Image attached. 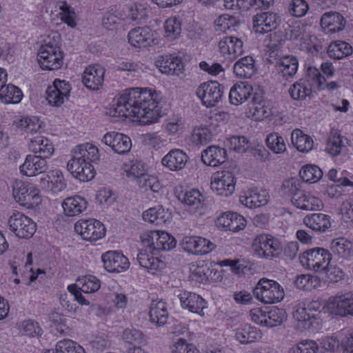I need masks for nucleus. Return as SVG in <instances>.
<instances>
[{
	"mask_svg": "<svg viewBox=\"0 0 353 353\" xmlns=\"http://www.w3.org/2000/svg\"><path fill=\"white\" fill-rule=\"evenodd\" d=\"M77 286L81 292L85 294L93 293L98 291L101 287V282L97 277L88 275L79 278L77 283L74 284Z\"/></svg>",
	"mask_w": 353,
	"mask_h": 353,
	"instance_id": "obj_45",
	"label": "nucleus"
},
{
	"mask_svg": "<svg viewBox=\"0 0 353 353\" xmlns=\"http://www.w3.org/2000/svg\"><path fill=\"white\" fill-rule=\"evenodd\" d=\"M352 46L342 41H336L332 43L327 49V54L330 58L341 59L352 54Z\"/></svg>",
	"mask_w": 353,
	"mask_h": 353,
	"instance_id": "obj_43",
	"label": "nucleus"
},
{
	"mask_svg": "<svg viewBox=\"0 0 353 353\" xmlns=\"http://www.w3.org/2000/svg\"><path fill=\"white\" fill-rule=\"evenodd\" d=\"M219 48L222 56L230 60L235 59L244 51L242 40L233 36L221 39L219 42Z\"/></svg>",
	"mask_w": 353,
	"mask_h": 353,
	"instance_id": "obj_20",
	"label": "nucleus"
},
{
	"mask_svg": "<svg viewBox=\"0 0 353 353\" xmlns=\"http://www.w3.org/2000/svg\"><path fill=\"white\" fill-rule=\"evenodd\" d=\"M177 297L183 308L200 316H204L203 309L206 307V302L201 296L185 290H178Z\"/></svg>",
	"mask_w": 353,
	"mask_h": 353,
	"instance_id": "obj_18",
	"label": "nucleus"
},
{
	"mask_svg": "<svg viewBox=\"0 0 353 353\" xmlns=\"http://www.w3.org/2000/svg\"><path fill=\"white\" fill-rule=\"evenodd\" d=\"M235 338L242 344L251 343L261 338V332L256 327L244 324L236 329Z\"/></svg>",
	"mask_w": 353,
	"mask_h": 353,
	"instance_id": "obj_37",
	"label": "nucleus"
},
{
	"mask_svg": "<svg viewBox=\"0 0 353 353\" xmlns=\"http://www.w3.org/2000/svg\"><path fill=\"white\" fill-rule=\"evenodd\" d=\"M265 143L268 148L275 154H281L286 150L283 137L276 132L269 134L265 139Z\"/></svg>",
	"mask_w": 353,
	"mask_h": 353,
	"instance_id": "obj_50",
	"label": "nucleus"
},
{
	"mask_svg": "<svg viewBox=\"0 0 353 353\" xmlns=\"http://www.w3.org/2000/svg\"><path fill=\"white\" fill-rule=\"evenodd\" d=\"M168 212L161 206L151 208L143 214V219L157 225L165 222Z\"/></svg>",
	"mask_w": 353,
	"mask_h": 353,
	"instance_id": "obj_47",
	"label": "nucleus"
},
{
	"mask_svg": "<svg viewBox=\"0 0 353 353\" xmlns=\"http://www.w3.org/2000/svg\"><path fill=\"white\" fill-rule=\"evenodd\" d=\"M104 268L110 272H121L130 266L128 259L118 251H108L101 256Z\"/></svg>",
	"mask_w": 353,
	"mask_h": 353,
	"instance_id": "obj_19",
	"label": "nucleus"
},
{
	"mask_svg": "<svg viewBox=\"0 0 353 353\" xmlns=\"http://www.w3.org/2000/svg\"><path fill=\"white\" fill-rule=\"evenodd\" d=\"M279 16L272 12H261L252 18L253 28L259 34H264L275 30L280 23Z\"/></svg>",
	"mask_w": 353,
	"mask_h": 353,
	"instance_id": "obj_17",
	"label": "nucleus"
},
{
	"mask_svg": "<svg viewBox=\"0 0 353 353\" xmlns=\"http://www.w3.org/2000/svg\"><path fill=\"white\" fill-rule=\"evenodd\" d=\"M54 41H46L39 49L38 61L43 70H53L59 69L63 64V52L60 49V36L53 37Z\"/></svg>",
	"mask_w": 353,
	"mask_h": 353,
	"instance_id": "obj_3",
	"label": "nucleus"
},
{
	"mask_svg": "<svg viewBox=\"0 0 353 353\" xmlns=\"http://www.w3.org/2000/svg\"><path fill=\"white\" fill-rule=\"evenodd\" d=\"M122 338L125 343L130 344L141 343L143 341V334L135 328H126L123 330Z\"/></svg>",
	"mask_w": 353,
	"mask_h": 353,
	"instance_id": "obj_63",
	"label": "nucleus"
},
{
	"mask_svg": "<svg viewBox=\"0 0 353 353\" xmlns=\"http://www.w3.org/2000/svg\"><path fill=\"white\" fill-rule=\"evenodd\" d=\"M101 141L119 154L128 153L132 147L131 139L128 136L114 131L105 134Z\"/></svg>",
	"mask_w": 353,
	"mask_h": 353,
	"instance_id": "obj_16",
	"label": "nucleus"
},
{
	"mask_svg": "<svg viewBox=\"0 0 353 353\" xmlns=\"http://www.w3.org/2000/svg\"><path fill=\"white\" fill-rule=\"evenodd\" d=\"M74 230L85 241H95L104 236L105 228L103 224L96 219L82 220L75 223Z\"/></svg>",
	"mask_w": 353,
	"mask_h": 353,
	"instance_id": "obj_10",
	"label": "nucleus"
},
{
	"mask_svg": "<svg viewBox=\"0 0 353 353\" xmlns=\"http://www.w3.org/2000/svg\"><path fill=\"white\" fill-rule=\"evenodd\" d=\"M293 204L303 210H319L323 207L322 201L310 193L299 192L292 199Z\"/></svg>",
	"mask_w": 353,
	"mask_h": 353,
	"instance_id": "obj_29",
	"label": "nucleus"
},
{
	"mask_svg": "<svg viewBox=\"0 0 353 353\" xmlns=\"http://www.w3.org/2000/svg\"><path fill=\"white\" fill-rule=\"evenodd\" d=\"M226 150L221 147L211 145L207 148L201 154V160L205 165L216 167L225 162Z\"/></svg>",
	"mask_w": 353,
	"mask_h": 353,
	"instance_id": "obj_30",
	"label": "nucleus"
},
{
	"mask_svg": "<svg viewBox=\"0 0 353 353\" xmlns=\"http://www.w3.org/2000/svg\"><path fill=\"white\" fill-rule=\"evenodd\" d=\"M137 261L141 267L148 271H156L163 266V263L161 260L148 253L145 250H141L139 252Z\"/></svg>",
	"mask_w": 353,
	"mask_h": 353,
	"instance_id": "obj_44",
	"label": "nucleus"
},
{
	"mask_svg": "<svg viewBox=\"0 0 353 353\" xmlns=\"http://www.w3.org/2000/svg\"><path fill=\"white\" fill-rule=\"evenodd\" d=\"M345 25L344 17L337 12H327L321 19V26L327 33L342 30Z\"/></svg>",
	"mask_w": 353,
	"mask_h": 353,
	"instance_id": "obj_28",
	"label": "nucleus"
},
{
	"mask_svg": "<svg viewBox=\"0 0 353 353\" xmlns=\"http://www.w3.org/2000/svg\"><path fill=\"white\" fill-rule=\"evenodd\" d=\"M255 61L251 56L239 59L233 65L234 74L241 79H249L256 72Z\"/></svg>",
	"mask_w": 353,
	"mask_h": 353,
	"instance_id": "obj_31",
	"label": "nucleus"
},
{
	"mask_svg": "<svg viewBox=\"0 0 353 353\" xmlns=\"http://www.w3.org/2000/svg\"><path fill=\"white\" fill-rule=\"evenodd\" d=\"M343 137L336 132L332 133L328 137L325 150L332 156L339 155L344 147Z\"/></svg>",
	"mask_w": 353,
	"mask_h": 353,
	"instance_id": "obj_54",
	"label": "nucleus"
},
{
	"mask_svg": "<svg viewBox=\"0 0 353 353\" xmlns=\"http://www.w3.org/2000/svg\"><path fill=\"white\" fill-rule=\"evenodd\" d=\"M296 320V327L300 331L308 330L314 332L321 328L322 319L319 314L308 312L305 307H299L293 314Z\"/></svg>",
	"mask_w": 353,
	"mask_h": 353,
	"instance_id": "obj_15",
	"label": "nucleus"
},
{
	"mask_svg": "<svg viewBox=\"0 0 353 353\" xmlns=\"http://www.w3.org/2000/svg\"><path fill=\"white\" fill-rule=\"evenodd\" d=\"M330 251L332 256H336L339 258L348 259L352 254V245L343 238L333 239L330 243Z\"/></svg>",
	"mask_w": 353,
	"mask_h": 353,
	"instance_id": "obj_40",
	"label": "nucleus"
},
{
	"mask_svg": "<svg viewBox=\"0 0 353 353\" xmlns=\"http://www.w3.org/2000/svg\"><path fill=\"white\" fill-rule=\"evenodd\" d=\"M304 224L314 231L324 232L331 227L330 216L323 213H314L303 219Z\"/></svg>",
	"mask_w": 353,
	"mask_h": 353,
	"instance_id": "obj_35",
	"label": "nucleus"
},
{
	"mask_svg": "<svg viewBox=\"0 0 353 353\" xmlns=\"http://www.w3.org/2000/svg\"><path fill=\"white\" fill-rule=\"evenodd\" d=\"M164 29L165 37L168 41H174L181 34V23L176 17H170L165 21Z\"/></svg>",
	"mask_w": 353,
	"mask_h": 353,
	"instance_id": "obj_48",
	"label": "nucleus"
},
{
	"mask_svg": "<svg viewBox=\"0 0 353 353\" xmlns=\"http://www.w3.org/2000/svg\"><path fill=\"white\" fill-rule=\"evenodd\" d=\"M321 311L329 315L341 317L353 316V292L329 298Z\"/></svg>",
	"mask_w": 353,
	"mask_h": 353,
	"instance_id": "obj_7",
	"label": "nucleus"
},
{
	"mask_svg": "<svg viewBox=\"0 0 353 353\" xmlns=\"http://www.w3.org/2000/svg\"><path fill=\"white\" fill-rule=\"evenodd\" d=\"M129 43L135 48H146L154 42L153 31L148 26L138 27L128 33Z\"/></svg>",
	"mask_w": 353,
	"mask_h": 353,
	"instance_id": "obj_24",
	"label": "nucleus"
},
{
	"mask_svg": "<svg viewBox=\"0 0 353 353\" xmlns=\"http://www.w3.org/2000/svg\"><path fill=\"white\" fill-rule=\"evenodd\" d=\"M39 190L22 181L17 182L13 187V196L21 205L30 208L40 202Z\"/></svg>",
	"mask_w": 353,
	"mask_h": 353,
	"instance_id": "obj_11",
	"label": "nucleus"
},
{
	"mask_svg": "<svg viewBox=\"0 0 353 353\" xmlns=\"http://www.w3.org/2000/svg\"><path fill=\"white\" fill-rule=\"evenodd\" d=\"M252 87L241 83L235 84L230 90L229 99L232 104L238 105L247 101L252 95Z\"/></svg>",
	"mask_w": 353,
	"mask_h": 353,
	"instance_id": "obj_39",
	"label": "nucleus"
},
{
	"mask_svg": "<svg viewBox=\"0 0 353 353\" xmlns=\"http://www.w3.org/2000/svg\"><path fill=\"white\" fill-rule=\"evenodd\" d=\"M291 97L294 100H303L312 93V90L301 81L294 83L289 89Z\"/></svg>",
	"mask_w": 353,
	"mask_h": 353,
	"instance_id": "obj_56",
	"label": "nucleus"
},
{
	"mask_svg": "<svg viewBox=\"0 0 353 353\" xmlns=\"http://www.w3.org/2000/svg\"><path fill=\"white\" fill-rule=\"evenodd\" d=\"M40 185L45 190L55 194L63 191L66 188L62 172L58 170H52L46 177L41 178Z\"/></svg>",
	"mask_w": 353,
	"mask_h": 353,
	"instance_id": "obj_26",
	"label": "nucleus"
},
{
	"mask_svg": "<svg viewBox=\"0 0 353 353\" xmlns=\"http://www.w3.org/2000/svg\"><path fill=\"white\" fill-rule=\"evenodd\" d=\"M19 168L22 174L33 176L46 172L48 167L46 159L37 154H28Z\"/></svg>",
	"mask_w": 353,
	"mask_h": 353,
	"instance_id": "obj_21",
	"label": "nucleus"
},
{
	"mask_svg": "<svg viewBox=\"0 0 353 353\" xmlns=\"http://www.w3.org/2000/svg\"><path fill=\"white\" fill-rule=\"evenodd\" d=\"M104 74L105 69L101 65H90L83 72L82 82L87 88L97 90L103 84Z\"/></svg>",
	"mask_w": 353,
	"mask_h": 353,
	"instance_id": "obj_22",
	"label": "nucleus"
},
{
	"mask_svg": "<svg viewBox=\"0 0 353 353\" xmlns=\"http://www.w3.org/2000/svg\"><path fill=\"white\" fill-rule=\"evenodd\" d=\"M23 97L21 90L12 84H8L2 86L0 90V99L6 103H18Z\"/></svg>",
	"mask_w": 353,
	"mask_h": 353,
	"instance_id": "obj_42",
	"label": "nucleus"
},
{
	"mask_svg": "<svg viewBox=\"0 0 353 353\" xmlns=\"http://www.w3.org/2000/svg\"><path fill=\"white\" fill-rule=\"evenodd\" d=\"M9 229L20 239H30L36 232V223L32 219L19 212H14L8 219Z\"/></svg>",
	"mask_w": 353,
	"mask_h": 353,
	"instance_id": "obj_8",
	"label": "nucleus"
},
{
	"mask_svg": "<svg viewBox=\"0 0 353 353\" xmlns=\"http://www.w3.org/2000/svg\"><path fill=\"white\" fill-rule=\"evenodd\" d=\"M154 235L156 237L155 250L168 251L175 248L176 241L168 232L157 231Z\"/></svg>",
	"mask_w": 353,
	"mask_h": 353,
	"instance_id": "obj_46",
	"label": "nucleus"
},
{
	"mask_svg": "<svg viewBox=\"0 0 353 353\" xmlns=\"http://www.w3.org/2000/svg\"><path fill=\"white\" fill-rule=\"evenodd\" d=\"M29 149L34 154L41 158H50L54 152V147L52 142L43 136H37L30 140Z\"/></svg>",
	"mask_w": 353,
	"mask_h": 353,
	"instance_id": "obj_32",
	"label": "nucleus"
},
{
	"mask_svg": "<svg viewBox=\"0 0 353 353\" xmlns=\"http://www.w3.org/2000/svg\"><path fill=\"white\" fill-rule=\"evenodd\" d=\"M212 139V134L208 128H194L191 135V141L195 145H205Z\"/></svg>",
	"mask_w": 353,
	"mask_h": 353,
	"instance_id": "obj_59",
	"label": "nucleus"
},
{
	"mask_svg": "<svg viewBox=\"0 0 353 353\" xmlns=\"http://www.w3.org/2000/svg\"><path fill=\"white\" fill-rule=\"evenodd\" d=\"M298 67V59L292 55L285 56L281 58L276 64L278 73L281 74L285 80H289L296 74Z\"/></svg>",
	"mask_w": 353,
	"mask_h": 353,
	"instance_id": "obj_33",
	"label": "nucleus"
},
{
	"mask_svg": "<svg viewBox=\"0 0 353 353\" xmlns=\"http://www.w3.org/2000/svg\"><path fill=\"white\" fill-rule=\"evenodd\" d=\"M86 200L80 196L68 197L64 200L62 206L65 214L69 216L80 214L87 208Z\"/></svg>",
	"mask_w": 353,
	"mask_h": 353,
	"instance_id": "obj_38",
	"label": "nucleus"
},
{
	"mask_svg": "<svg viewBox=\"0 0 353 353\" xmlns=\"http://www.w3.org/2000/svg\"><path fill=\"white\" fill-rule=\"evenodd\" d=\"M54 350L57 353H85L81 345L70 339H63L59 341Z\"/></svg>",
	"mask_w": 353,
	"mask_h": 353,
	"instance_id": "obj_55",
	"label": "nucleus"
},
{
	"mask_svg": "<svg viewBox=\"0 0 353 353\" xmlns=\"http://www.w3.org/2000/svg\"><path fill=\"white\" fill-rule=\"evenodd\" d=\"M299 259L301 265L305 269L321 272L330 263L332 254L327 249L316 247L305 251L299 255Z\"/></svg>",
	"mask_w": 353,
	"mask_h": 353,
	"instance_id": "obj_5",
	"label": "nucleus"
},
{
	"mask_svg": "<svg viewBox=\"0 0 353 353\" xmlns=\"http://www.w3.org/2000/svg\"><path fill=\"white\" fill-rule=\"evenodd\" d=\"M319 345L313 340H303L291 347L288 353H317Z\"/></svg>",
	"mask_w": 353,
	"mask_h": 353,
	"instance_id": "obj_57",
	"label": "nucleus"
},
{
	"mask_svg": "<svg viewBox=\"0 0 353 353\" xmlns=\"http://www.w3.org/2000/svg\"><path fill=\"white\" fill-rule=\"evenodd\" d=\"M253 294L258 301L265 304L279 303L285 296L283 287L276 281L267 278H262L258 281Z\"/></svg>",
	"mask_w": 353,
	"mask_h": 353,
	"instance_id": "obj_4",
	"label": "nucleus"
},
{
	"mask_svg": "<svg viewBox=\"0 0 353 353\" xmlns=\"http://www.w3.org/2000/svg\"><path fill=\"white\" fill-rule=\"evenodd\" d=\"M188 160V155L180 149L170 150L161 160V163L171 171L184 168Z\"/></svg>",
	"mask_w": 353,
	"mask_h": 353,
	"instance_id": "obj_27",
	"label": "nucleus"
},
{
	"mask_svg": "<svg viewBox=\"0 0 353 353\" xmlns=\"http://www.w3.org/2000/svg\"><path fill=\"white\" fill-rule=\"evenodd\" d=\"M254 254L259 259L272 260L278 258L282 252L280 242L268 234H260L253 240Z\"/></svg>",
	"mask_w": 353,
	"mask_h": 353,
	"instance_id": "obj_6",
	"label": "nucleus"
},
{
	"mask_svg": "<svg viewBox=\"0 0 353 353\" xmlns=\"http://www.w3.org/2000/svg\"><path fill=\"white\" fill-rule=\"evenodd\" d=\"M286 312L283 309L273 307L268 310H266L267 323L265 326L269 327L280 325L286 320Z\"/></svg>",
	"mask_w": 353,
	"mask_h": 353,
	"instance_id": "obj_51",
	"label": "nucleus"
},
{
	"mask_svg": "<svg viewBox=\"0 0 353 353\" xmlns=\"http://www.w3.org/2000/svg\"><path fill=\"white\" fill-rule=\"evenodd\" d=\"M216 225L225 230L237 232L245 228L246 220L236 212H225L218 217Z\"/></svg>",
	"mask_w": 353,
	"mask_h": 353,
	"instance_id": "obj_25",
	"label": "nucleus"
},
{
	"mask_svg": "<svg viewBox=\"0 0 353 353\" xmlns=\"http://www.w3.org/2000/svg\"><path fill=\"white\" fill-rule=\"evenodd\" d=\"M237 23L235 17L229 14H223L219 16L214 22L215 30L216 32H225L236 26Z\"/></svg>",
	"mask_w": 353,
	"mask_h": 353,
	"instance_id": "obj_58",
	"label": "nucleus"
},
{
	"mask_svg": "<svg viewBox=\"0 0 353 353\" xmlns=\"http://www.w3.org/2000/svg\"><path fill=\"white\" fill-rule=\"evenodd\" d=\"M19 127L28 133H35L40 130L41 125L37 118L26 117L20 121Z\"/></svg>",
	"mask_w": 353,
	"mask_h": 353,
	"instance_id": "obj_62",
	"label": "nucleus"
},
{
	"mask_svg": "<svg viewBox=\"0 0 353 353\" xmlns=\"http://www.w3.org/2000/svg\"><path fill=\"white\" fill-rule=\"evenodd\" d=\"M109 114L114 117H134L142 125H148L161 117V110L151 92L134 88L125 90L117 99Z\"/></svg>",
	"mask_w": 353,
	"mask_h": 353,
	"instance_id": "obj_1",
	"label": "nucleus"
},
{
	"mask_svg": "<svg viewBox=\"0 0 353 353\" xmlns=\"http://www.w3.org/2000/svg\"><path fill=\"white\" fill-rule=\"evenodd\" d=\"M172 353H199L195 346L192 344L188 343L185 340L179 339L171 347Z\"/></svg>",
	"mask_w": 353,
	"mask_h": 353,
	"instance_id": "obj_64",
	"label": "nucleus"
},
{
	"mask_svg": "<svg viewBox=\"0 0 353 353\" xmlns=\"http://www.w3.org/2000/svg\"><path fill=\"white\" fill-rule=\"evenodd\" d=\"M301 178L307 183H316L323 176L321 169L315 165H306L299 172Z\"/></svg>",
	"mask_w": 353,
	"mask_h": 353,
	"instance_id": "obj_49",
	"label": "nucleus"
},
{
	"mask_svg": "<svg viewBox=\"0 0 353 353\" xmlns=\"http://www.w3.org/2000/svg\"><path fill=\"white\" fill-rule=\"evenodd\" d=\"M139 185L142 188H149L154 192H159L161 185L157 177L146 174L138 181Z\"/></svg>",
	"mask_w": 353,
	"mask_h": 353,
	"instance_id": "obj_61",
	"label": "nucleus"
},
{
	"mask_svg": "<svg viewBox=\"0 0 353 353\" xmlns=\"http://www.w3.org/2000/svg\"><path fill=\"white\" fill-rule=\"evenodd\" d=\"M150 320L158 326L166 324L169 314L166 303L163 301H153L150 307Z\"/></svg>",
	"mask_w": 353,
	"mask_h": 353,
	"instance_id": "obj_36",
	"label": "nucleus"
},
{
	"mask_svg": "<svg viewBox=\"0 0 353 353\" xmlns=\"http://www.w3.org/2000/svg\"><path fill=\"white\" fill-rule=\"evenodd\" d=\"M159 70L168 75H179L184 70L182 59L172 54L161 56L157 61Z\"/></svg>",
	"mask_w": 353,
	"mask_h": 353,
	"instance_id": "obj_23",
	"label": "nucleus"
},
{
	"mask_svg": "<svg viewBox=\"0 0 353 353\" xmlns=\"http://www.w3.org/2000/svg\"><path fill=\"white\" fill-rule=\"evenodd\" d=\"M61 12H60L61 19L65 22L68 26L73 28L76 26V13L74 9L68 5L65 2L60 8Z\"/></svg>",
	"mask_w": 353,
	"mask_h": 353,
	"instance_id": "obj_60",
	"label": "nucleus"
},
{
	"mask_svg": "<svg viewBox=\"0 0 353 353\" xmlns=\"http://www.w3.org/2000/svg\"><path fill=\"white\" fill-rule=\"evenodd\" d=\"M178 199L187 207V210L195 216H201L205 211V197L199 190L191 189L182 192Z\"/></svg>",
	"mask_w": 353,
	"mask_h": 353,
	"instance_id": "obj_13",
	"label": "nucleus"
},
{
	"mask_svg": "<svg viewBox=\"0 0 353 353\" xmlns=\"http://www.w3.org/2000/svg\"><path fill=\"white\" fill-rule=\"evenodd\" d=\"M181 246L185 252L194 255L207 254L216 248V245L210 240L196 236L183 237Z\"/></svg>",
	"mask_w": 353,
	"mask_h": 353,
	"instance_id": "obj_14",
	"label": "nucleus"
},
{
	"mask_svg": "<svg viewBox=\"0 0 353 353\" xmlns=\"http://www.w3.org/2000/svg\"><path fill=\"white\" fill-rule=\"evenodd\" d=\"M72 157L67 163V169L74 178L85 182L95 176V170L91 163L99 160L98 148L89 143L76 146L72 150Z\"/></svg>",
	"mask_w": 353,
	"mask_h": 353,
	"instance_id": "obj_2",
	"label": "nucleus"
},
{
	"mask_svg": "<svg viewBox=\"0 0 353 353\" xmlns=\"http://www.w3.org/2000/svg\"><path fill=\"white\" fill-rule=\"evenodd\" d=\"M268 201V194L263 190H251L240 197L241 203L250 208L265 205Z\"/></svg>",
	"mask_w": 353,
	"mask_h": 353,
	"instance_id": "obj_34",
	"label": "nucleus"
},
{
	"mask_svg": "<svg viewBox=\"0 0 353 353\" xmlns=\"http://www.w3.org/2000/svg\"><path fill=\"white\" fill-rule=\"evenodd\" d=\"M123 18L120 12L111 10L107 12L103 17L102 24L108 30L117 29L122 23Z\"/></svg>",
	"mask_w": 353,
	"mask_h": 353,
	"instance_id": "obj_52",
	"label": "nucleus"
},
{
	"mask_svg": "<svg viewBox=\"0 0 353 353\" xmlns=\"http://www.w3.org/2000/svg\"><path fill=\"white\" fill-rule=\"evenodd\" d=\"M319 283V280L317 276L310 274L299 275L294 281V285L298 289L305 291H310L314 289Z\"/></svg>",
	"mask_w": 353,
	"mask_h": 353,
	"instance_id": "obj_53",
	"label": "nucleus"
},
{
	"mask_svg": "<svg viewBox=\"0 0 353 353\" xmlns=\"http://www.w3.org/2000/svg\"><path fill=\"white\" fill-rule=\"evenodd\" d=\"M235 178L234 174L227 170L218 172L211 181V189L216 194L228 196L233 194L235 190Z\"/></svg>",
	"mask_w": 353,
	"mask_h": 353,
	"instance_id": "obj_12",
	"label": "nucleus"
},
{
	"mask_svg": "<svg viewBox=\"0 0 353 353\" xmlns=\"http://www.w3.org/2000/svg\"><path fill=\"white\" fill-rule=\"evenodd\" d=\"M223 92L224 86L223 85L217 81H208L199 86L196 94L205 106L211 108L221 101Z\"/></svg>",
	"mask_w": 353,
	"mask_h": 353,
	"instance_id": "obj_9",
	"label": "nucleus"
},
{
	"mask_svg": "<svg viewBox=\"0 0 353 353\" xmlns=\"http://www.w3.org/2000/svg\"><path fill=\"white\" fill-rule=\"evenodd\" d=\"M291 140L294 146L300 152H308L313 148L312 139L310 136L303 134L299 129L292 131Z\"/></svg>",
	"mask_w": 353,
	"mask_h": 353,
	"instance_id": "obj_41",
	"label": "nucleus"
}]
</instances>
